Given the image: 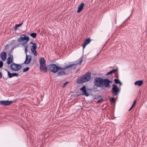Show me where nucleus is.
Returning <instances> with one entry per match:
<instances>
[{"label":"nucleus","instance_id":"nucleus-28","mask_svg":"<svg viewBox=\"0 0 147 147\" xmlns=\"http://www.w3.org/2000/svg\"><path fill=\"white\" fill-rule=\"evenodd\" d=\"M3 65V63L2 61H0V68L2 67Z\"/></svg>","mask_w":147,"mask_h":147},{"label":"nucleus","instance_id":"nucleus-29","mask_svg":"<svg viewBox=\"0 0 147 147\" xmlns=\"http://www.w3.org/2000/svg\"><path fill=\"white\" fill-rule=\"evenodd\" d=\"M69 82H67L64 83L63 85V87H64L66 85H67V84L69 83Z\"/></svg>","mask_w":147,"mask_h":147},{"label":"nucleus","instance_id":"nucleus-22","mask_svg":"<svg viewBox=\"0 0 147 147\" xmlns=\"http://www.w3.org/2000/svg\"><path fill=\"white\" fill-rule=\"evenodd\" d=\"M117 69H115L112 70L109 72L107 74V75H108L109 74H111L113 73H115L117 71Z\"/></svg>","mask_w":147,"mask_h":147},{"label":"nucleus","instance_id":"nucleus-16","mask_svg":"<svg viewBox=\"0 0 147 147\" xmlns=\"http://www.w3.org/2000/svg\"><path fill=\"white\" fill-rule=\"evenodd\" d=\"M22 44L24 47V51L26 54H27V48L28 47V45L27 44V43L23 42L22 43Z\"/></svg>","mask_w":147,"mask_h":147},{"label":"nucleus","instance_id":"nucleus-2","mask_svg":"<svg viewBox=\"0 0 147 147\" xmlns=\"http://www.w3.org/2000/svg\"><path fill=\"white\" fill-rule=\"evenodd\" d=\"M91 73L87 72L82 77L79 78L77 80V82L78 84L82 83L87 82L91 78Z\"/></svg>","mask_w":147,"mask_h":147},{"label":"nucleus","instance_id":"nucleus-31","mask_svg":"<svg viewBox=\"0 0 147 147\" xmlns=\"http://www.w3.org/2000/svg\"><path fill=\"white\" fill-rule=\"evenodd\" d=\"M136 100H135L134 101V102H133V105H132V106L133 107H134V106H135V105L136 104Z\"/></svg>","mask_w":147,"mask_h":147},{"label":"nucleus","instance_id":"nucleus-12","mask_svg":"<svg viewBox=\"0 0 147 147\" xmlns=\"http://www.w3.org/2000/svg\"><path fill=\"white\" fill-rule=\"evenodd\" d=\"M6 71L7 72L8 76L9 78H11L13 76H18V74L17 73H11L8 70L6 69Z\"/></svg>","mask_w":147,"mask_h":147},{"label":"nucleus","instance_id":"nucleus-20","mask_svg":"<svg viewBox=\"0 0 147 147\" xmlns=\"http://www.w3.org/2000/svg\"><path fill=\"white\" fill-rule=\"evenodd\" d=\"M13 61V57L12 56H11L7 59V63L10 64Z\"/></svg>","mask_w":147,"mask_h":147},{"label":"nucleus","instance_id":"nucleus-1","mask_svg":"<svg viewBox=\"0 0 147 147\" xmlns=\"http://www.w3.org/2000/svg\"><path fill=\"white\" fill-rule=\"evenodd\" d=\"M75 65V64H71L66 66L64 68H61L59 67H57L55 64H51L48 66L49 69L51 72L54 73L57 72L59 70H66L69 69L71 67Z\"/></svg>","mask_w":147,"mask_h":147},{"label":"nucleus","instance_id":"nucleus-7","mask_svg":"<svg viewBox=\"0 0 147 147\" xmlns=\"http://www.w3.org/2000/svg\"><path fill=\"white\" fill-rule=\"evenodd\" d=\"M111 82V81L108 79H103L102 87L105 86L106 87L110 88L111 86L110 84Z\"/></svg>","mask_w":147,"mask_h":147},{"label":"nucleus","instance_id":"nucleus-9","mask_svg":"<svg viewBox=\"0 0 147 147\" xmlns=\"http://www.w3.org/2000/svg\"><path fill=\"white\" fill-rule=\"evenodd\" d=\"M12 102L9 100L0 101V105H8L11 104Z\"/></svg>","mask_w":147,"mask_h":147},{"label":"nucleus","instance_id":"nucleus-23","mask_svg":"<svg viewBox=\"0 0 147 147\" xmlns=\"http://www.w3.org/2000/svg\"><path fill=\"white\" fill-rule=\"evenodd\" d=\"M114 81L116 84H119L120 85H122V83L118 79H115Z\"/></svg>","mask_w":147,"mask_h":147},{"label":"nucleus","instance_id":"nucleus-33","mask_svg":"<svg viewBox=\"0 0 147 147\" xmlns=\"http://www.w3.org/2000/svg\"><path fill=\"white\" fill-rule=\"evenodd\" d=\"M2 76V73L0 72V79L1 78Z\"/></svg>","mask_w":147,"mask_h":147},{"label":"nucleus","instance_id":"nucleus-25","mask_svg":"<svg viewBox=\"0 0 147 147\" xmlns=\"http://www.w3.org/2000/svg\"><path fill=\"white\" fill-rule=\"evenodd\" d=\"M22 24V23H21V24H16V26H15V30H16L17 29V28L20 27V26H21Z\"/></svg>","mask_w":147,"mask_h":147},{"label":"nucleus","instance_id":"nucleus-11","mask_svg":"<svg viewBox=\"0 0 147 147\" xmlns=\"http://www.w3.org/2000/svg\"><path fill=\"white\" fill-rule=\"evenodd\" d=\"M80 90L83 93L84 95L86 96H89V94L86 91V87L85 86H83L82 88H81Z\"/></svg>","mask_w":147,"mask_h":147},{"label":"nucleus","instance_id":"nucleus-5","mask_svg":"<svg viewBox=\"0 0 147 147\" xmlns=\"http://www.w3.org/2000/svg\"><path fill=\"white\" fill-rule=\"evenodd\" d=\"M103 79L100 78H96L94 81L95 85L97 86L102 87Z\"/></svg>","mask_w":147,"mask_h":147},{"label":"nucleus","instance_id":"nucleus-30","mask_svg":"<svg viewBox=\"0 0 147 147\" xmlns=\"http://www.w3.org/2000/svg\"><path fill=\"white\" fill-rule=\"evenodd\" d=\"M30 44H32L33 45L32 46H35L37 45L35 43L33 42H31Z\"/></svg>","mask_w":147,"mask_h":147},{"label":"nucleus","instance_id":"nucleus-26","mask_svg":"<svg viewBox=\"0 0 147 147\" xmlns=\"http://www.w3.org/2000/svg\"><path fill=\"white\" fill-rule=\"evenodd\" d=\"M29 67H26V68H25L23 69V71L24 72L27 71L29 70Z\"/></svg>","mask_w":147,"mask_h":147},{"label":"nucleus","instance_id":"nucleus-10","mask_svg":"<svg viewBox=\"0 0 147 147\" xmlns=\"http://www.w3.org/2000/svg\"><path fill=\"white\" fill-rule=\"evenodd\" d=\"M37 48V45L32 46L31 47V51L32 53L34 56H36L37 54L36 51V49Z\"/></svg>","mask_w":147,"mask_h":147},{"label":"nucleus","instance_id":"nucleus-13","mask_svg":"<svg viewBox=\"0 0 147 147\" xmlns=\"http://www.w3.org/2000/svg\"><path fill=\"white\" fill-rule=\"evenodd\" d=\"M31 56L30 55H27L26 54V60L24 61V63L26 64H28L31 61Z\"/></svg>","mask_w":147,"mask_h":147},{"label":"nucleus","instance_id":"nucleus-15","mask_svg":"<svg viewBox=\"0 0 147 147\" xmlns=\"http://www.w3.org/2000/svg\"><path fill=\"white\" fill-rule=\"evenodd\" d=\"M6 54L5 52H3L1 54V57L3 61L5 60L6 58Z\"/></svg>","mask_w":147,"mask_h":147},{"label":"nucleus","instance_id":"nucleus-4","mask_svg":"<svg viewBox=\"0 0 147 147\" xmlns=\"http://www.w3.org/2000/svg\"><path fill=\"white\" fill-rule=\"evenodd\" d=\"M113 87L112 89V92L113 94V96L118 95L120 92V89L118 88L116 85L113 84L112 85Z\"/></svg>","mask_w":147,"mask_h":147},{"label":"nucleus","instance_id":"nucleus-18","mask_svg":"<svg viewBox=\"0 0 147 147\" xmlns=\"http://www.w3.org/2000/svg\"><path fill=\"white\" fill-rule=\"evenodd\" d=\"M91 41V40L90 39H87L84 41V44L83 45V49H84L86 46V45L89 43Z\"/></svg>","mask_w":147,"mask_h":147},{"label":"nucleus","instance_id":"nucleus-6","mask_svg":"<svg viewBox=\"0 0 147 147\" xmlns=\"http://www.w3.org/2000/svg\"><path fill=\"white\" fill-rule=\"evenodd\" d=\"M29 40V38L28 36H26L25 35H22L18 39L19 42L23 41V42L27 43Z\"/></svg>","mask_w":147,"mask_h":147},{"label":"nucleus","instance_id":"nucleus-21","mask_svg":"<svg viewBox=\"0 0 147 147\" xmlns=\"http://www.w3.org/2000/svg\"><path fill=\"white\" fill-rule=\"evenodd\" d=\"M39 61L40 65H42L45 64V61L44 58L43 57L41 58L40 59Z\"/></svg>","mask_w":147,"mask_h":147},{"label":"nucleus","instance_id":"nucleus-24","mask_svg":"<svg viewBox=\"0 0 147 147\" xmlns=\"http://www.w3.org/2000/svg\"><path fill=\"white\" fill-rule=\"evenodd\" d=\"M36 34L35 33H32L30 34V35L32 37L34 38H35L36 36Z\"/></svg>","mask_w":147,"mask_h":147},{"label":"nucleus","instance_id":"nucleus-3","mask_svg":"<svg viewBox=\"0 0 147 147\" xmlns=\"http://www.w3.org/2000/svg\"><path fill=\"white\" fill-rule=\"evenodd\" d=\"M82 59H79V60H78V61H79V62H77L76 64H74L75 65L71 67V68H69V69H66V70H65V71H60L59 72L57 73V75L58 76H61V75H64L65 74L66 72H68L69 70H70L71 68L72 67H75L76 66L78 65H80L81 64V63L82 61Z\"/></svg>","mask_w":147,"mask_h":147},{"label":"nucleus","instance_id":"nucleus-27","mask_svg":"<svg viewBox=\"0 0 147 147\" xmlns=\"http://www.w3.org/2000/svg\"><path fill=\"white\" fill-rule=\"evenodd\" d=\"M110 101L112 102H115V99L114 98H112L110 99Z\"/></svg>","mask_w":147,"mask_h":147},{"label":"nucleus","instance_id":"nucleus-34","mask_svg":"<svg viewBox=\"0 0 147 147\" xmlns=\"http://www.w3.org/2000/svg\"><path fill=\"white\" fill-rule=\"evenodd\" d=\"M134 107L132 106V107H131V108L129 109V111H130Z\"/></svg>","mask_w":147,"mask_h":147},{"label":"nucleus","instance_id":"nucleus-32","mask_svg":"<svg viewBox=\"0 0 147 147\" xmlns=\"http://www.w3.org/2000/svg\"><path fill=\"white\" fill-rule=\"evenodd\" d=\"M102 100H103V99H100L99 100H98V103H99Z\"/></svg>","mask_w":147,"mask_h":147},{"label":"nucleus","instance_id":"nucleus-17","mask_svg":"<svg viewBox=\"0 0 147 147\" xmlns=\"http://www.w3.org/2000/svg\"><path fill=\"white\" fill-rule=\"evenodd\" d=\"M40 68L42 70H43L45 72H46L47 71V68L45 64L42 65H40Z\"/></svg>","mask_w":147,"mask_h":147},{"label":"nucleus","instance_id":"nucleus-14","mask_svg":"<svg viewBox=\"0 0 147 147\" xmlns=\"http://www.w3.org/2000/svg\"><path fill=\"white\" fill-rule=\"evenodd\" d=\"M84 6V3H81L78 7V13L80 12L82 10Z\"/></svg>","mask_w":147,"mask_h":147},{"label":"nucleus","instance_id":"nucleus-8","mask_svg":"<svg viewBox=\"0 0 147 147\" xmlns=\"http://www.w3.org/2000/svg\"><path fill=\"white\" fill-rule=\"evenodd\" d=\"M11 68L13 71H17L20 70L21 68V66L14 63H12L11 66Z\"/></svg>","mask_w":147,"mask_h":147},{"label":"nucleus","instance_id":"nucleus-19","mask_svg":"<svg viewBox=\"0 0 147 147\" xmlns=\"http://www.w3.org/2000/svg\"><path fill=\"white\" fill-rule=\"evenodd\" d=\"M143 81L142 80H138L135 82L134 84L136 85H137L139 86H140L143 84Z\"/></svg>","mask_w":147,"mask_h":147}]
</instances>
